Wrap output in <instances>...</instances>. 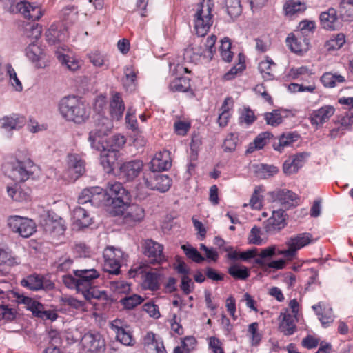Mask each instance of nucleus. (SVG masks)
<instances>
[{
	"mask_svg": "<svg viewBox=\"0 0 353 353\" xmlns=\"http://www.w3.org/2000/svg\"><path fill=\"white\" fill-rule=\"evenodd\" d=\"M339 15L343 21H353V0H342L339 6Z\"/></svg>",
	"mask_w": 353,
	"mask_h": 353,
	"instance_id": "e433bc0d",
	"label": "nucleus"
},
{
	"mask_svg": "<svg viewBox=\"0 0 353 353\" xmlns=\"http://www.w3.org/2000/svg\"><path fill=\"white\" fill-rule=\"evenodd\" d=\"M68 172L71 179L77 180L82 176L85 171V162L77 154H70L67 157Z\"/></svg>",
	"mask_w": 353,
	"mask_h": 353,
	"instance_id": "f3484780",
	"label": "nucleus"
},
{
	"mask_svg": "<svg viewBox=\"0 0 353 353\" xmlns=\"http://www.w3.org/2000/svg\"><path fill=\"white\" fill-rule=\"evenodd\" d=\"M341 127L338 128L332 129L330 131V137L332 138H335L337 136V133L339 131L343 130L345 129L348 128L350 125L353 124L352 123L351 119L347 114L343 116L340 120Z\"/></svg>",
	"mask_w": 353,
	"mask_h": 353,
	"instance_id": "338daca9",
	"label": "nucleus"
},
{
	"mask_svg": "<svg viewBox=\"0 0 353 353\" xmlns=\"http://www.w3.org/2000/svg\"><path fill=\"white\" fill-rule=\"evenodd\" d=\"M299 135L295 132H288L281 134L277 141L273 143L275 150L282 152L285 148L290 146L298 140Z\"/></svg>",
	"mask_w": 353,
	"mask_h": 353,
	"instance_id": "bb28decb",
	"label": "nucleus"
},
{
	"mask_svg": "<svg viewBox=\"0 0 353 353\" xmlns=\"http://www.w3.org/2000/svg\"><path fill=\"white\" fill-rule=\"evenodd\" d=\"M41 26L38 23H28L25 26V35L32 40L37 41L41 36Z\"/></svg>",
	"mask_w": 353,
	"mask_h": 353,
	"instance_id": "de8ad7c7",
	"label": "nucleus"
},
{
	"mask_svg": "<svg viewBox=\"0 0 353 353\" xmlns=\"http://www.w3.org/2000/svg\"><path fill=\"white\" fill-rule=\"evenodd\" d=\"M320 20L323 27L327 30H335L339 26L336 11L334 8H330L327 12H322Z\"/></svg>",
	"mask_w": 353,
	"mask_h": 353,
	"instance_id": "cd10ccee",
	"label": "nucleus"
},
{
	"mask_svg": "<svg viewBox=\"0 0 353 353\" xmlns=\"http://www.w3.org/2000/svg\"><path fill=\"white\" fill-rule=\"evenodd\" d=\"M26 55L28 59L35 64L38 68H43L46 66L43 61L45 54L43 49L34 41H32L26 48Z\"/></svg>",
	"mask_w": 353,
	"mask_h": 353,
	"instance_id": "a211bd4d",
	"label": "nucleus"
},
{
	"mask_svg": "<svg viewBox=\"0 0 353 353\" xmlns=\"http://www.w3.org/2000/svg\"><path fill=\"white\" fill-rule=\"evenodd\" d=\"M279 328L281 332L286 336L293 334L296 330L294 316L290 314H284Z\"/></svg>",
	"mask_w": 353,
	"mask_h": 353,
	"instance_id": "72a5a7b5",
	"label": "nucleus"
},
{
	"mask_svg": "<svg viewBox=\"0 0 353 353\" xmlns=\"http://www.w3.org/2000/svg\"><path fill=\"white\" fill-rule=\"evenodd\" d=\"M112 254L110 251L103 252L104 265L103 269L105 272L112 274H119L120 273L121 262L117 259H111Z\"/></svg>",
	"mask_w": 353,
	"mask_h": 353,
	"instance_id": "2f4dec72",
	"label": "nucleus"
},
{
	"mask_svg": "<svg viewBox=\"0 0 353 353\" xmlns=\"http://www.w3.org/2000/svg\"><path fill=\"white\" fill-rule=\"evenodd\" d=\"M272 197L274 202H277L286 209L297 205L300 201L299 197L294 192L286 189L273 192Z\"/></svg>",
	"mask_w": 353,
	"mask_h": 353,
	"instance_id": "4468645a",
	"label": "nucleus"
},
{
	"mask_svg": "<svg viewBox=\"0 0 353 353\" xmlns=\"http://www.w3.org/2000/svg\"><path fill=\"white\" fill-rule=\"evenodd\" d=\"M321 81L325 87L331 88L336 86L338 83H344L345 79L336 73L325 72L322 75Z\"/></svg>",
	"mask_w": 353,
	"mask_h": 353,
	"instance_id": "473e14b6",
	"label": "nucleus"
},
{
	"mask_svg": "<svg viewBox=\"0 0 353 353\" xmlns=\"http://www.w3.org/2000/svg\"><path fill=\"white\" fill-rule=\"evenodd\" d=\"M143 163L140 160L126 161L119 165V177L126 182H130L137 178L141 172Z\"/></svg>",
	"mask_w": 353,
	"mask_h": 353,
	"instance_id": "9d476101",
	"label": "nucleus"
},
{
	"mask_svg": "<svg viewBox=\"0 0 353 353\" xmlns=\"http://www.w3.org/2000/svg\"><path fill=\"white\" fill-rule=\"evenodd\" d=\"M306 9L305 3L298 0L287 1L283 6L286 15L293 16L297 13L302 12Z\"/></svg>",
	"mask_w": 353,
	"mask_h": 353,
	"instance_id": "4c0bfd02",
	"label": "nucleus"
},
{
	"mask_svg": "<svg viewBox=\"0 0 353 353\" xmlns=\"http://www.w3.org/2000/svg\"><path fill=\"white\" fill-rule=\"evenodd\" d=\"M237 137L233 134H229L223 143V148L225 152H232L236 149Z\"/></svg>",
	"mask_w": 353,
	"mask_h": 353,
	"instance_id": "774afa93",
	"label": "nucleus"
},
{
	"mask_svg": "<svg viewBox=\"0 0 353 353\" xmlns=\"http://www.w3.org/2000/svg\"><path fill=\"white\" fill-rule=\"evenodd\" d=\"M90 61L96 67H101L105 64L106 56L98 51L92 52L88 55Z\"/></svg>",
	"mask_w": 353,
	"mask_h": 353,
	"instance_id": "680f3d73",
	"label": "nucleus"
},
{
	"mask_svg": "<svg viewBox=\"0 0 353 353\" xmlns=\"http://www.w3.org/2000/svg\"><path fill=\"white\" fill-rule=\"evenodd\" d=\"M285 216L286 214L283 210H274L272 216L266 221L265 225L266 231L270 232L283 228L286 224Z\"/></svg>",
	"mask_w": 353,
	"mask_h": 353,
	"instance_id": "6ab92c4d",
	"label": "nucleus"
},
{
	"mask_svg": "<svg viewBox=\"0 0 353 353\" xmlns=\"http://www.w3.org/2000/svg\"><path fill=\"white\" fill-rule=\"evenodd\" d=\"M143 254L150 259L152 264L161 263L165 261L163 254V246L159 243L147 239L143 244Z\"/></svg>",
	"mask_w": 353,
	"mask_h": 353,
	"instance_id": "ddd939ff",
	"label": "nucleus"
},
{
	"mask_svg": "<svg viewBox=\"0 0 353 353\" xmlns=\"http://www.w3.org/2000/svg\"><path fill=\"white\" fill-rule=\"evenodd\" d=\"M81 343L93 353H103L105 350V340L99 332L85 333L81 338Z\"/></svg>",
	"mask_w": 353,
	"mask_h": 353,
	"instance_id": "9b49d317",
	"label": "nucleus"
},
{
	"mask_svg": "<svg viewBox=\"0 0 353 353\" xmlns=\"http://www.w3.org/2000/svg\"><path fill=\"white\" fill-rule=\"evenodd\" d=\"M345 42V37L343 34H338L334 38L328 40L325 47L328 50H335L341 48Z\"/></svg>",
	"mask_w": 353,
	"mask_h": 353,
	"instance_id": "603ef678",
	"label": "nucleus"
},
{
	"mask_svg": "<svg viewBox=\"0 0 353 353\" xmlns=\"http://www.w3.org/2000/svg\"><path fill=\"white\" fill-rule=\"evenodd\" d=\"M279 171L277 167L272 165L260 164L256 168V173L257 175L263 179L272 176L276 174Z\"/></svg>",
	"mask_w": 353,
	"mask_h": 353,
	"instance_id": "c03bdc74",
	"label": "nucleus"
},
{
	"mask_svg": "<svg viewBox=\"0 0 353 353\" xmlns=\"http://www.w3.org/2000/svg\"><path fill=\"white\" fill-rule=\"evenodd\" d=\"M225 6L231 18H236L241 14L242 7L239 0H225Z\"/></svg>",
	"mask_w": 353,
	"mask_h": 353,
	"instance_id": "37998d69",
	"label": "nucleus"
},
{
	"mask_svg": "<svg viewBox=\"0 0 353 353\" xmlns=\"http://www.w3.org/2000/svg\"><path fill=\"white\" fill-rule=\"evenodd\" d=\"M150 164L151 169L153 171H163L168 170L172 165L170 152L168 150H164L157 153L154 157L152 159Z\"/></svg>",
	"mask_w": 353,
	"mask_h": 353,
	"instance_id": "4be33fe9",
	"label": "nucleus"
},
{
	"mask_svg": "<svg viewBox=\"0 0 353 353\" xmlns=\"http://www.w3.org/2000/svg\"><path fill=\"white\" fill-rule=\"evenodd\" d=\"M197 52H203L201 50H199L192 46H189L184 50L183 58L185 60L192 62L197 60L202 55L196 54Z\"/></svg>",
	"mask_w": 353,
	"mask_h": 353,
	"instance_id": "e2e57ef3",
	"label": "nucleus"
},
{
	"mask_svg": "<svg viewBox=\"0 0 353 353\" xmlns=\"http://www.w3.org/2000/svg\"><path fill=\"white\" fill-rule=\"evenodd\" d=\"M143 301V299L137 294H133L130 296L125 297L121 300V303L125 308L130 310L141 304Z\"/></svg>",
	"mask_w": 353,
	"mask_h": 353,
	"instance_id": "4d7b16f0",
	"label": "nucleus"
},
{
	"mask_svg": "<svg viewBox=\"0 0 353 353\" xmlns=\"http://www.w3.org/2000/svg\"><path fill=\"white\" fill-rule=\"evenodd\" d=\"M312 239V236L311 234L307 232L301 233L291 236L286 244L288 246L293 247L297 251L310 244Z\"/></svg>",
	"mask_w": 353,
	"mask_h": 353,
	"instance_id": "c85d7f7f",
	"label": "nucleus"
},
{
	"mask_svg": "<svg viewBox=\"0 0 353 353\" xmlns=\"http://www.w3.org/2000/svg\"><path fill=\"white\" fill-rule=\"evenodd\" d=\"M25 123V118L23 116L17 114L4 117L0 119L1 128L8 132L12 130H19Z\"/></svg>",
	"mask_w": 353,
	"mask_h": 353,
	"instance_id": "5701e85b",
	"label": "nucleus"
},
{
	"mask_svg": "<svg viewBox=\"0 0 353 353\" xmlns=\"http://www.w3.org/2000/svg\"><path fill=\"white\" fill-rule=\"evenodd\" d=\"M125 110V105L119 92L112 94L110 103V114L112 119L119 121L122 118Z\"/></svg>",
	"mask_w": 353,
	"mask_h": 353,
	"instance_id": "b1692460",
	"label": "nucleus"
},
{
	"mask_svg": "<svg viewBox=\"0 0 353 353\" xmlns=\"http://www.w3.org/2000/svg\"><path fill=\"white\" fill-rule=\"evenodd\" d=\"M228 273L235 279L245 280L250 272L246 267L239 265H233L228 268Z\"/></svg>",
	"mask_w": 353,
	"mask_h": 353,
	"instance_id": "58836bf2",
	"label": "nucleus"
},
{
	"mask_svg": "<svg viewBox=\"0 0 353 353\" xmlns=\"http://www.w3.org/2000/svg\"><path fill=\"white\" fill-rule=\"evenodd\" d=\"M72 219L74 224L79 228H87L92 224V218L87 210L81 207L74 209Z\"/></svg>",
	"mask_w": 353,
	"mask_h": 353,
	"instance_id": "a878e982",
	"label": "nucleus"
},
{
	"mask_svg": "<svg viewBox=\"0 0 353 353\" xmlns=\"http://www.w3.org/2000/svg\"><path fill=\"white\" fill-rule=\"evenodd\" d=\"M73 273L77 276L79 292L81 293L90 288L93 281L100 276L99 272L94 268L74 270Z\"/></svg>",
	"mask_w": 353,
	"mask_h": 353,
	"instance_id": "f8f14e48",
	"label": "nucleus"
},
{
	"mask_svg": "<svg viewBox=\"0 0 353 353\" xmlns=\"http://www.w3.org/2000/svg\"><path fill=\"white\" fill-rule=\"evenodd\" d=\"M275 63L272 59H265L261 61L259 64V70L265 80H270L274 78L272 67Z\"/></svg>",
	"mask_w": 353,
	"mask_h": 353,
	"instance_id": "ea45409f",
	"label": "nucleus"
},
{
	"mask_svg": "<svg viewBox=\"0 0 353 353\" xmlns=\"http://www.w3.org/2000/svg\"><path fill=\"white\" fill-rule=\"evenodd\" d=\"M229 102H232V99L228 97L225 99L221 106L222 112L219 114L218 118V123L221 127L226 126L228 123L230 113L228 111L229 108L228 107V104Z\"/></svg>",
	"mask_w": 353,
	"mask_h": 353,
	"instance_id": "8fccbe9b",
	"label": "nucleus"
},
{
	"mask_svg": "<svg viewBox=\"0 0 353 353\" xmlns=\"http://www.w3.org/2000/svg\"><path fill=\"white\" fill-rule=\"evenodd\" d=\"M59 110L67 121L77 124L85 123L90 117V108L80 97L67 96L61 99Z\"/></svg>",
	"mask_w": 353,
	"mask_h": 353,
	"instance_id": "f03ea898",
	"label": "nucleus"
},
{
	"mask_svg": "<svg viewBox=\"0 0 353 353\" xmlns=\"http://www.w3.org/2000/svg\"><path fill=\"white\" fill-rule=\"evenodd\" d=\"M72 263L73 260L70 256H63L54 263V267L57 271L65 272L71 268Z\"/></svg>",
	"mask_w": 353,
	"mask_h": 353,
	"instance_id": "5fc2aeb1",
	"label": "nucleus"
},
{
	"mask_svg": "<svg viewBox=\"0 0 353 353\" xmlns=\"http://www.w3.org/2000/svg\"><path fill=\"white\" fill-rule=\"evenodd\" d=\"M8 225L10 230L23 238H28L36 232V224L30 219L11 216L8 218Z\"/></svg>",
	"mask_w": 353,
	"mask_h": 353,
	"instance_id": "0eeeda50",
	"label": "nucleus"
},
{
	"mask_svg": "<svg viewBox=\"0 0 353 353\" xmlns=\"http://www.w3.org/2000/svg\"><path fill=\"white\" fill-rule=\"evenodd\" d=\"M158 172L152 170L151 172L145 173L143 178L144 183L150 190L165 192L172 185V179L168 175Z\"/></svg>",
	"mask_w": 353,
	"mask_h": 353,
	"instance_id": "6e6552de",
	"label": "nucleus"
},
{
	"mask_svg": "<svg viewBox=\"0 0 353 353\" xmlns=\"http://www.w3.org/2000/svg\"><path fill=\"white\" fill-rule=\"evenodd\" d=\"M34 163L29 159L24 161L15 159L6 165V174L16 182H23L32 174Z\"/></svg>",
	"mask_w": 353,
	"mask_h": 353,
	"instance_id": "423d86ee",
	"label": "nucleus"
},
{
	"mask_svg": "<svg viewBox=\"0 0 353 353\" xmlns=\"http://www.w3.org/2000/svg\"><path fill=\"white\" fill-rule=\"evenodd\" d=\"M144 283L151 290H157L159 288V274L156 272H148L145 275Z\"/></svg>",
	"mask_w": 353,
	"mask_h": 353,
	"instance_id": "6e6d98bb",
	"label": "nucleus"
},
{
	"mask_svg": "<svg viewBox=\"0 0 353 353\" xmlns=\"http://www.w3.org/2000/svg\"><path fill=\"white\" fill-rule=\"evenodd\" d=\"M112 128L111 121L106 117L99 119L96 128L92 130L88 137V141L92 148L101 151L100 161L107 173H111L119 157V151L107 148L103 143V137L108 134Z\"/></svg>",
	"mask_w": 353,
	"mask_h": 353,
	"instance_id": "f257e3e1",
	"label": "nucleus"
},
{
	"mask_svg": "<svg viewBox=\"0 0 353 353\" xmlns=\"http://www.w3.org/2000/svg\"><path fill=\"white\" fill-rule=\"evenodd\" d=\"M23 303L26 305L28 310L31 311L34 316L38 318L41 316L44 310L43 305L29 297H25Z\"/></svg>",
	"mask_w": 353,
	"mask_h": 353,
	"instance_id": "a19ab883",
	"label": "nucleus"
},
{
	"mask_svg": "<svg viewBox=\"0 0 353 353\" xmlns=\"http://www.w3.org/2000/svg\"><path fill=\"white\" fill-rule=\"evenodd\" d=\"M66 229L65 221L60 218L58 220L49 219L45 225V230L54 236L63 235Z\"/></svg>",
	"mask_w": 353,
	"mask_h": 353,
	"instance_id": "c756f323",
	"label": "nucleus"
},
{
	"mask_svg": "<svg viewBox=\"0 0 353 353\" xmlns=\"http://www.w3.org/2000/svg\"><path fill=\"white\" fill-rule=\"evenodd\" d=\"M286 43L290 50L293 52L301 54L307 52L310 48V41L308 39L302 38L292 34L287 37Z\"/></svg>",
	"mask_w": 353,
	"mask_h": 353,
	"instance_id": "412c9836",
	"label": "nucleus"
},
{
	"mask_svg": "<svg viewBox=\"0 0 353 353\" xmlns=\"http://www.w3.org/2000/svg\"><path fill=\"white\" fill-rule=\"evenodd\" d=\"M263 118L266 124L272 127H276L283 122V117L279 110H274L272 112L264 113Z\"/></svg>",
	"mask_w": 353,
	"mask_h": 353,
	"instance_id": "a18cd8bd",
	"label": "nucleus"
},
{
	"mask_svg": "<svg viewBox=\"0 0 353 353\" xmlns=\"http://www.w3.org/2000/svg\"><path fill=\"white\" fill-rule=\"evenodd\" d=\"M101 196L104 204L112 208L110 212L114 216L123 212L125 203L130 199L128 192L119 182H109L105 192L102 190Z\"/></svg>",
	"mask_w": 353,
	"mask_h": 353,
	"instance_id": "7ed1b4c3",
	"label": "nucleus"
},
{
	"mask_svg": "<svg viewBox=\"0 0 353 353\" xmlns=\"http://www.w3.org/2000/svg\"><path fill=\"white\" fill-rule=\"evenodd\" d=\"M59 60L63 65L72 71H76L80 68V62L74 57L65 54H61L58 57Z\"/></svg>",
	"mask_w": 353,
	"mask_h": 353,
	"instance_id": "09e8293b",
	"label": "nucleus"
},
{
	"mask_svg": "<svg viewBox=\"0 0 353 353\" xmlns=\"http://www.w3.org/2000/svg\"><path fill=\"white\" fill-rule=\"evenodd\" d=\"M272 137L273 134L268 131L260 133L254 141L249 144L246 152L252 153L256 150L262 149Z\"/></svg>",
	"mask_w": 353,
	"mask_h": 353,
	"instance_id": "7c9ffc66",
	"label": "nucleus"
},
{
	"mask_svg": "<svg viewBox=\"0 0 353 353\" xmlns=\"http://www.w3.org/2000/svg\"><path fill=\"white\" fill-rule=\"evenodd\" d=\"M102 188L100 187H91L83 189L78 196V203L84 205L88 203L97 204L101 201Z\"/></svg>",
	"mask_w": 353,
	"mask_h": 353,
	"instance_id": "aec40b11",
	"label": "nucleus"
},
{
	"mask_svg": "<svg viewBox=\"0 0 353 353\" xmlns=\"http://www.w3.org/2000/svg\"><path fill=\"white\" fill-rule=\"evenodd\" d=\"M190 79L187 77L176 78L169 85L172 92H185L190 89Z\"/></svg>",
	"mask_w": 353,
	"mask_h": 353,
	"instance_id": "c9c22d12",
	"label": "nucleus"
},
{
	"mask_svg": "<svg viewBox=\"0 0 353 353\" xmlns=\"http://www.w3.org/2000/svg\"><path fill=\"white\" fill-rule=\"evenodd\" d=\"M63 302L77 310L87 311V304L84 301H79L72 296L65 297L62 299Z\"/></svg>",
	"mask_w": 353,
	"mask_h": 353,
	"instance_id": "13d9d810",
	"label": "nucleus"
},
{
	"mask_svg": "<svg viewBox=\"0 0 353 353\" xmlns=\"http://www.w3.org/2000/svg\"><path fill=\"white\" fill-rule=\"evenodd\" d=\"M125 142L126 139L124 136L115 134L110 139L109 142L105 146L110 150L119 151V149L125 144Z\"/></svg>",
	"mask_w": 353,
	"mask_h": 353,
	"instance_id": "3c124183",
	"label": "nucleus"
},
{
	"mask_svg": "<svg viewBox=\"0 0 353 353\" xmlns=\"http://www.w3.org/2000/svg\"><path fill=\"white\" fill-rule=\"evenodd\" d=\"M181 249L185 254L186 256L195 263H200L205 260V258L199 253V252L189 244L182 245Z\"/></svg>",
	"mask_w": 353,
	"mask_h": 353,
	"instance_id": "49530a36",
	"label": "nucleus"
},
{
	"mask_svg": "<svg viewBox=\"0 0 353 353\" xmlns=\"http://www.w3.org/2000/svg\"><path fill=\"white\" fill-rule=\"evenodd\" d=\"M46 40L51 45L56 44L60 41H64L67 37V33L65 28L56 24H52L46 32Z\"/></svg>",
	"mask_w": 353,
	"mask_h": 353,
	"instance_id": "393cba45",
	"label": "nucleus"
},
{
	"mask_svg": "<svg viewBox=\"0 0 353 353\" xmlns=\"http://www.w3.org/2000/svg\"><path fill=\"white\" fill-rule=\"evenodd\" d=\"M137 74L132 66L124 68V77L122 79L123 85L127 90H132L135 88Z\"/></svg>",
	"mask_w": 353,
	"mask_h": 353,
	"instance_id": "f704fd0d",
	"label": "nucleus"
},
{
	"mask_svg": "<svg viewBox=\"0 0 353 353\" xmlns=\"http://www.w3.org/2000/svg\"><path fill=\"white\" fill-rule=\"evenodd\" d=\"M259 325L256 322L249 325L248 332L250 334L252 345H258L261 340V334L258 332Z\"/></svg>",
	"mask_w": 353,
	"mask_h": 353,
	"instance_id": "bf43d9fd",
	"label": "nucleus"
},
{
	"mask_svg": "<svg viewBox=\"0 0 353 353\" xmlns=\"http://www.w3.org/2000/svg\"><path fill=\"white\" fill-rule=\"evenodd\" d=\"M0 262L10 266L18 264L17 259L12 256L10 252L0 248Z\"/></svg>",
	"mask_w": 353,
	"mask_h": 353,
	"instance_id": "69168bd1",
	"label": "nucleus"
},
{
	"mask_svg": "<svg viewBox=\"0 0 353 353\" xmlns=\"http://www.w3.org/2000/svg\"><path fill=\"white\" fill-rule=\"evenodd\" d=\"M216 40V37L215 35H211L208 37L204 43L205 49L202 50L203 52H197V56L203 55V57L212 59L214 52H216V48L214 47Z\"/></svg>",
	"mask_w": 353,
	"mask_h": 353,
	"instance_id": "79ce46f5",
	"label": "nucleus"
},
{
	"mask_svg": "<svg viewBox=\"0 0 353 353\" xmlns=\"http://www.w3.org/2000/svg\"><path fill=\"white\" fill-rule=\"evenodd\" d=\"M316 28L315 22L314 21L303 20L299 23V31L297 34L302 35L307 34V33H312Z\"/></svg>",
	"mask_w": 353,
	"mask_h": 353,
	"instance_id": "0e129e2a",
	"label": "nucleus"
},
{
	"mask_svg": "<svg viewBox=\"0 0 353 353\" xmlns=\"http://www.w3.org/2000/svg\"><path fill=\"white\" fill-rule=\"evenodd\" d=\"M21 285L32 291L40 290H51L54 288V284L50 280L47 279L43 275L32 274L28 275L21 281Z\"/></svg>",
	"mask_w": 353,
	"mask_h": 353,
	"instance_id": "1a4fd4ad",
	"label": "nucleus"
},
{
	"mask_svg": "<svg viewBox=\"0 0 353 353\" xmlns=\"http://www.w3.org/2000/svg\"><path fill=\"white\" fill-rule=\"evenodd\" d=\"M125 203L123 212L119 215L123 216V221L126 224H133L141 222L145 217V211L143 208L137 205H128Z\"/></svg>",
	"mask_w": 353,
	"mask_h": 353,
	"instance_id": "dca6fc26",
	"label": "nucleus"
},
{
	"mask_svg": "<svg viewBox=\"0 0 353 353\" xmlns=\"http://www.w3.org/2000/svg\"><path fill=\"white\" fill-rule=\"evenodd\" d=\"M239 120L241 123L250 125L256 120V117L250 108H244L241 112Z\"/></svg>",
	"mask_w": 353,
	"mask_h": 353,
	"instance_id": "052dcab7",
	"label": "nucleus"
},
{
	"mask_svg": "<svg viewBox=\"0 0 353 353\" xmlns=\"http://www.w3.org/2000/svg\"><path fill=\"white\" fill-rule=\"evenodd\" d=\"M334 112L335 108L332 105H324L318 110L312 111L309 117V119L312 126L319 128L327 122L331 117L334 115Z\"/></svg>",
	"mask_w": 353,
	"mask_h": 353,
	"instance_id": "2eb2a0df",
	"label": "nucleus"
},
{
	"mask_svg": "<svg viewBox=\"0 0 353 353\" xmlns=\"http://www.w3.org/2000/svg\"><path fill=\"white\" fill-rule=\"evenodd\" d=\"M3 8L10 13H20L32 21L39 20L43 16L41 8L23 0H0Z\"/></svg>",
	"mask_w": 353,
	"mask_h": 353,
	"instance_id": "39448f33",
	"label": "nucleus"
},
{
	"mask_svg": "<svg viewBox=\"0 0 353 353\" xmlns=\"http://www.w3.org/2000/svg\"><path fill=\"white\" fill-rule=\"evenodd\" d=\"M214 3L212 0H201L197 4L194 23L196 33L199 37L205 36L212 25V10Z\"/></svg>",
	"mask_w": 353,
	"mask_h": 353,
	"instance_id": "20e7f679",
	"label": "nucleus"
},
{
	"mask_svg": "<svg viewBox=\"0 0 353 353\" xmlns=\"http://www.w3.org/2000/svg\"><path fill=\"white\" fill-rule=\"evenodd\" d=\"M116 338L122 344L127 346H132L135 343V340L133 339L129 327L117 333L116 334Z\"/></svg>",
	"mask_w": 353,
	"mask_h": 353,
	"instance_id": "864d4df0",
	"label": "nucleus"
}]
</instances>
